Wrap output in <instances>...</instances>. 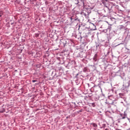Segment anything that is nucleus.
I'll return each mask as SVG.
<instances>
[{"label": "nucleus", "instance_id": "nucleus-4", "mask_svg": "<svg viewBox=\"0 0 130 130\" xmlns=\"http://www.w3.org/2000/svg\"><path fill=\"white\" fill-rule=\"evenodd\" d=\"M98 55L97 54H95L93 58L92 59V62L93 63V64L94 66H96V64H98V59H97V57Z\"/></svg>", "mask_w": 130, "mask_h": 130}, {"label": "nucleus", "instance_id": "nucleus-25", "mask_svg": "<svg viewBox=\"0 0 130 130\" xmlns=\"http://www.w3.org/2000/svg\"><path fill=\"white\" fill-rule=\"evenodd\" d=\"M4 15V12L3 11H0V17H2Z\"/></svg>", "mask_w": 130, "mask_h": 130}, {"label": "nucleus", "instance_id": "nucleus-34", "mask_svg": "<svg viewBox=\"0 0 130 130\" xmlns=\"http://www.w3.org/2000/svg\"><path fill=\"white\" fill-rule=\"evenodd\" d=\"M127 84H128V86H129V85H130V80L128 81Z\"/></svg>", "mask_w": 130, "mask_h": 130}, {"label": "nucleus", "instance_id": "nucleus-35", "mask_svg": "<svg viewBox=\"0 0 130 130\" xmlns=\"http://www.w3.org/2000/svg\"><path fill=\"white\" fill-rule=\"evenodd\" d=\"M127 119L128 120L129 122L130 123V119L129 118L127 117Z\"/></svg>", "mask_w": 130, "mask_h": 130}, {"label": "nucleus", "instance_id": "nucleus-11", "mask_svg": "<svg viewBox=\"0 0 130 130\" xmlns=\"http://www.w3.org/2000/svg\"><path fill=\"white\" fill-rule=\"evenodd\" d=\"M81 32H79L78 35L75 36V37L79 40H82V36H81Z\"/></svg>", "mask_w": 130, "mask_h": 130}, {"label": "nucleus", "instance_id": "nucleus-20", "mask_svg": "<svg viewBox=\"0 0 130 130\" xmlns=\"http://www.w3.org/2000/svg\"><path fill=\"white\" fill-rule=\"evenodd\" d=\"M74 4H75V5H78V6H79L80 2L79 1V0H75Z\"/></svg>", "mask_w": 130, "mask_h": 130}, {"label": "nucleus", "instance_id": "nucleus-27", "mask_svg": "<svg viewBox=\"0 0 130 130\" xmlns=\"http://www.w3.org/2000/svg\"><path fill=\"white\" fill-rule=\"evenodd\" d=\"M91 106H92V107H95V106H96L95 103H91Z\"/></svg>", "mask_w": 130, "mask_h": 130}, {"label": "nucleus", "instance_id": "nucleus-31", "mask_svg": "<svg viewBox=\"0 0 130 130\" xmlns=\"http://www.w3.org/2000/svg\"><path fill=\"white\" fill-rule=\"evenodd\" d=\"M82 111H83V110H80L77 111V113H80V112H82Z\"/></svg>", "mask_w": 130, "mask_h": 130}, {"label": "nucleus", "instance_id": "nucleus-5", "mask_svg": "<svg viewBox=\"0 0 130 130\" xmlns=\"http://www.w3.org/2000/svg\"><path fill=\"white\" fill-rule=\"evenodd\" d=\"M108 98L110 100H112V101H116V100H117L116 96L113 95H109Z\"/></svg>", "mask_w": 130, "mask_h": 130}, {"label": "nucleus", "instance_id": "nucleus-45", "mask_svg": "<svg viewBox=\"0 0 130 130\" xmlns=\"http://www.w3.org/2000/svg\"><path fill=\"white\" fill-rule=\"evenodd\" d=\"M100 88H101V86H100Z\"/></svg>", "mask_w": 130, "mask_h": 130}, {"label": "nucleus", "instance_id": "nucleus-1", "mask_svg": "<svg viewBox=\"0 0 130 130\" xmlns=\"http://www.w3.org/2000/svg\"><path fill=\"white\" fill-rule=\"evenodd\" d=\"M94 6L92 5V4H90L88 5V7L86 8V11H83L81 13L82 15L84 16L85 18H87L90 14H91V10H92V9H94Z\"/></svg>", "mask_w": 130, "mask_h": 130}, {"label": "nucleus", "instance_id": "nucleus-24", "mask_svg": "<svg viewBox=\"0 0 130 130\" xmlns=\"http://www.w3.org/2000/svg\"><path fill=\"white\" fill-rule=\"evenodd\" d=\"M75 82H76L77 85H79V84H80V82L79 81V79H77L75 80Z\"/></svg>", "mask_w": 130, "mask_h": 130}, {"label": "nucleus", "instance_id": "nucleus-33", "mask_svg": "<svg viewBox=\"0 0 130 130\" xmlns=\"http://www.w3.org/2000/svg\"><path fill=\"white\" fill-rule=\"evenodd\" d=\"M32 83H35L36 82H37V80H34L32 81Z\"/></svg>", "mask_w": 130, "mask_h": 130}, {"label": "nucleus", "instance_id": "nucleus-9", "mask_svg": "<svg viewBox=\"0 0 130 130\" xmlns=\"http://www.w3.org/2000/svg\"><path fill=\"white\" fill-rule=\"evenodd\" d=\"M80 1L79 6H82L83 8H85L86 5H85V2H86V0H80Z\"/></svg>", "mask_w": 130, "mask_h": 130}, {"label": "nucleus", "instance_id": "nucleus-17", "mask_svg": "<svg viewBox=\"0 0 130 130\" xmlns=\"http://www.w3.org/2000/svg\"><path fill=\"white\" fill-rule=\"evenodd\" d=\"M105 82L101 81L98 85H99V87H102V86L103 85V84H105Z\"/></svg>", "mask_w": 130, "mask_h": 130}, {"label": "nucleus", "instance_id": "nucleus-14", "mask_svg": "<svg viewBox=\"0 0 130 130\" xmlns=\"http://www.w3.org/2000/svg\"><path fill=\"white\" fill-rule=\"evenodd\" d=\"M123 2L124 3V5H125V6H126L127 5V4H128V2H130V0H123Z\"/></svg>", "mask_w": 130, "mask_h": 130}, {"label": "nucleus", "instance_id": "nucleus-28", "mask_svg": "<svg viewBox=\"0 0 130 130\" xmlns=\"http://www.w3.org/2000/svg\"><path fill=\"white\" fill-rule=\"evenodd\" d=\"M99 46H100V45L99 44H96V48H98L99 47Z\"/></svg>", "mask_w": 130, "mask_h": 130}, {"label": "nucleus", "instance_id": "nucleus-7", "mask_svg": "<svg viewBox=\"0 0 130 130\" xmlns=\"http://www.w3.org/2000/svg\"><path fill=\"white\" fill-rule=\"evenodd\" d=\"M60 45H62L64 47V46H66V45L67 44V40H64V39L60 40Z\"/></svg>", "mask_w": 130, "mask_h": 130}, {"label": "nucleus", "instance_id": "nucleus-21", "mask_svg": "<svg viewBox=\"0 0 130 130\" xmlns=\"http://www.w3.org/2000/svg\"><path fill=\"white\" fill-rule=\"evenodd\" d=\"M107 29L108 30V31H109V32H110V31L111 30V24H109V26Z\"/></svg>", "mask_w": 130, "mask_h": 130}, {"label": "nucleus", "instance_id": "nucleus-23", "mask_svg": "<svg viewBox=\"0 0 130 130\" xmlns=\"http://www.w3.org/2000/svg\"><path fill=\"white\" fill-rule=\"evenodd\" d=\"M83 71L84 73H86V72H87V71H88L87 67L84 68L83 69Z\"/></svg>", "mask_w": 130, "mask_h": 130}, {"label": "nucleus", "instance_id": "nucleus-30", "mask_svg": "<svg viewBox=\"0 0 130 130\" xmlns=\"http://www.w3.org/2000/svg\"><path fill=\"white\" fill-rule=\"evenodd\" d=\"M105 104H107V105H110V103L107 102H105Z\"/></svg>", "mask_w": 130, "mask_h": 130}, {"label": "nucleus", "instance_id": "nucleus-3", "mask_svg": "<svg viewBox=\"0 0 130 130\" xmlns=\"http://www.w3.org/2000/svg\"><path fill=\"white\" fill-rule=\"evenodd\" d=\"M125 118H127V113L126 112H124V113H120L118 120H121V119H125Z\"/></svg>", "mask_w": 130, "mask_h": 130}, {"label": "nucleus", "instance_id": "nucleus-13", "mask_svg": "<svg viewBox=\"0 0 130 130\" xmlns=\"http://www.w3.org/2000/svg\"><path fill=\"white\" fill-rule=\"evenodd\" d=\"M119 29L120 30H121L122 29H124V30H125L126 29V27H125V26H124L123 25H119Z\"/></svg>", "mask_w": 130, "mask_h": 130}, {"label": "nucleus", "instance_id": "nucleus-32", "mask_svg": "<svg viewBox=\"0 0 130 130\" xmlns=\"http://www.w3.org/2000/svg\"><path fill=\"white\" fill-rule=\"evenodd\" d=\"M78 76H79V74H76V76L75 77H76V78H77V79H78V78H79Z\"/></svg>", "mask_w": 130, "mask_h": 130}, {"label": "nucleus", "instance_id": "nucleus-2", "mask_svg": "<svg viewBox=\"0 0 130 130\" xmlns=\"http://www.w3.org/2000/svg\"><path fill=\"white\" fill-rule=\"evenodd\" d=\"M103 5L106 7V8H107L109 11H113V8H115V9H117L118 10V8H119V6L118 5H116L115 4H113V5H109L108 6V5L106 4L105 2H103Z\"/></svg>", "mask_w": 130, "mask_h": 130}, {"label": "nucleus", "instance_id": "nucleus-41", "mask_svg": "<svg viewBox=\"0 0 130 130\" xmlns=\"http://www.w3.org/2000/svg\"><path fill=\"white\" fill-rule=\"evenodd\" d=\"M121 103H123V102H121Z\"/></svg>", "mask_w": 130, "mask_h": 130}, {"label": "nucleus", "instance_id": "nucleus-38", "mask_svg": "<svg viewBox=\"0 0 130 130\" xmlns=\"http://www.w3.org/2000/svg\"><path fill=\"white\" fill-rule=\"evenodd\" d=\"M122 44V43H121V44ZM120 44H118V45H116V46H118V45H120Z\"/></svg>", "mask_w": 130, "mask_h": 130}, {"label": "nucleus", "instance_id": "nucleus-16", "mask_svg": "<svg viewBox=\"0 0 130 130\" xmlns=\"http://www.w3.org/2000/svg\"><path fill=\"white\" fill-rule=\"evenodd\" d=\"M120 77L121 78H122V77H124V73L123 71H120Z\"/></svg>", "mask_w": 130, "mask_h": 130}, {"label": "nucleus", "instance_id": "nucleus-15", "mask_svg": "<svg viewBox=\"0 0 130 130\" xmlns=\"http://www.w3.org/2000/svg\"><path fill=\"white\" fill-rule=\"evenodd\" d=\"M115 76L120 77V71H119L115 73Z\"/></svg>", "mask_w": 130, "mask_h": 130}, {"label": "nucleus", "instance_id": "nucleus-36", "mask_svg": "<svg viewBox=\"0 0 130 130\" xmlns=\"http://www.w3.org/2000/svg\"><path fill=\"white\" fill-rule=\"evenodd\" d=\"M36 36L37 37H38V36H39V34H36Z\"/></svg>", "mask_w": 130, "mask_h": 130}, {"label": "nucleus", "instance_id": "nucleus-44", "mask_svg": "<svg viewBox=\"0 0 130 130\" xmlns=\"http://www.w3.org/2000/svg\"><path fill=\"white\" fill-rule=\"evenodd\" d=\"M56 75V73H55V76Z\"/></svg>", "mask_w": 130, "mask_h": 130}, {"label": "nucleus", "instance_id": "nucleus-22", "mask_svg": "<svg viewBox=\"0 0 130 130\" xmlns=\"http://www.w3.org/2000/svg\"><path fill=\"white\" fill-rule=\"evenodd\" d=\"M120 5L121 7H122V8H125L124 3H123V2H120Z\"/></svg>", "mask_w": 130, "mask_h": 130}, {"label": "nucleus", "instance_id": "nucleus-37", "mask_svg": "<svg viewBox=\"0 0 130 130\" xmlns=\"http://www.w3.org/2000/svg\"><path fill=\"white\" fill-rule=\"evenodd\" d=\"M124 125H127V124L126 123H125L124 124Z\"/></svg>", "mask_w": 130, "mask_h": 130}, {"label": "nucleus", "instance_id": "nucleus-29", "mask_svg": "<svg viewBox=\"0 0 130 130\" xmlns=\"http://www.w3.org/2000/svg\"><path fill=\"white\" fill-rule=\"evenodd\" d=\"M86 87H90V84H89V83H87L86 84Z\"/></svg>", "mask_w": 130, "mask_h": 130}, {"label": "nucleus", "instance_id": "nucleus-40", "mask_svg": "<svg viewBox=\"0 0 130 130\" xmlns=\"http://www.w3.org/2000/svg\"><path fill=\"white\" fill-rule=\"evenodd\" d=\"M80 57H83V56H80Z\"/></svg>", "mask_w": 130, "mask_h": 130}, {"label": "nucleus", "instance_id": "nucleus-10", "mask_svg": "<svg viewBox=\"0 0 130 130\" xmlns=\"http://www.w3.org/2000/svg\"><path fill=\"white\" fill-rule=\"evenodd\" d=\"M121 93H123V94H124L125 95L127 93V89H126V87L121 88Z\"/></svg>", "mask_w": 130, "mask_h": 130}, {"label": "nucleus", "instance_id": "nucleus-43", "mask_svg": "<svg viewBox=\"0 0 130 130\" xmlns=\"http://www.w3.org/2000/svg\"><path fill=\"white\" fill-rule=\"evenodd\" d=\"M80 77H83V76H82V75H80Z\"/></svg>", "mask_w": 130, "mask_h": 130}, {"label": "nucleus", "instance_id": "nucleus-19", "mask_svg": "<svg viewBox=\"0 0 130 130\" xmlns=\"http://www.w3.org/2000/svg\"><path fill=\"white\" fill-rule=\"evenodd\" d=\"M91 125H92L93 127H97L98 126V125L95 123H91Z\"/></svg>", "mask_w": 130, "mask_h": 130}, {"label": "nucleus", "instance_id": "nucleus-6", "mask_svg": "<svg viewBox=\"0 0 130 130\" xmlns=\"http://www.w3.org/2000/svg\"><path fill=\"white\" fill-rule=\"evenodd\" d=\"M71 20L72 23L74 22V23H76L77 24H78V23H80V19H79L78 18H73L71 17Z\"/></svg>", "mask_w": 130, "mask_h": 130}, {"label": "nucleus", "instance_id": "nucleus-26", "mask_svg": "<svg viewBox=\"0 0 130 130\" xmlns=\"http://www.w3.org/2000/svg\"><path fill=\"white\" fill-rule=\"evenodd\" d=\"M107 31H108V30L107 29H104L103 30V32H104V33H107Z\"/></svg>", "mask_w": 130, "mask_h": 130}, {"label": "nucleus", "instance_id": "nucleus-39", "mask_svg": "<svg viewBox=\"0 0 130 130\" xmlns=\"http://www.w3.org/2000/svg\"><path fill=\"white\" fill-rule=\"evenodd\" d=\"M93 30H96V27H95V28L93 29Z\"/></svg>", "mask_w": 130, "mask_h": 130}, {"label": "nucleus", "instance_id": "nucleus-42", "mask_svg": "<svg viewBox=\"0 0 130 130\" xmlns=\"http://www.w3.org/2000/svg\"><path fill=\"white\" fill-rule=\"evenodd\" d=\"M105 130H108V129L106 128V129H105Z\"/></svg>", "mask_w": 130, "mask_h": 130}, {"label": "nucleus", "instance_id": "nucleus-18", "mask_svg": "<svg viewBox=\"0 0 130 130\" xmlns=\"http://www.w3.org/2000/svg\"><path fill=\"white\" fill-rule=\"evenodd\" d=\"M4 112H6V109L4 108L0 109V113H4Z\"/></svg>", "mask_w": 130, "mask_h": 130}, {"label": "nucleus", "instance_id": "nucleus-12", "mask_svg": "<svg viewBox=\"0 0 130 130\" xmlns=\"http://www.w3.org/2000/svg\"><path fill=\"white\" fill-rule=\"evenodd\" d=\"M110 105H114V106H117V102H116V101H113L111 103H110Z\"/></svg>", "mask_w": 130, "mask_h": 130}, {"label": "nucleus", "instance_id": "nucleus-8", "mask_svg": "<svg viewBox=\"0 0 130 130\" xmlns=\"http://www.w3.org/2000/svg\"><path fill=\"white\" fill-rule=\"evenodd\" d=\"M119 96L120 98H122L124 100V101H126V98H125V94L122 92H120L119 93Z\"/></svg>", "mask_w": 130, "mask_h": 130}]
</instances>
